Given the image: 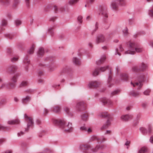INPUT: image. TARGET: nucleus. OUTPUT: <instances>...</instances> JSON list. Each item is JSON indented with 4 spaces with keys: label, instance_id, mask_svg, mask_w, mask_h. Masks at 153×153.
I'll return each instance as SVG.
<instances>
[{
    "label": "nucleus",
    "instance_id": "1",
    "mask_svg": "<svg viewBox=\"0 0 153 153\" xmlns=\"http://www.w3.org/2000/svg\"><path fill=\"white\" fill-rule=\"evenodd\" d=\"M52 121L56 125L63 131L66 133H70L73 131L74 128L72 123L71 122H67L64 119H52Z\"/></svg>",
    "mask_w": 153,
    "mask_h": 153
},
{
    "label": "nucleus",
    "instance_id": "2",
    "mask_svg": "<svg viewBox=\"0 0 153 153\" xmlns=\"http://www.w3.org/2000/svg\"><path fill=\"white\" fill-rule=\"evenodd\" d=\"M129 49L125 52V54H134L135 52H141L143 51L142 48L140 46H137L136 45L134 42L129 43Z\"/></svg>",
    "mask_w": 153,
    "mask_h": 153
},
{
    "label": "nucleus",
    "instance_id": "3",
    "mask_svg": "<svg viewBox=\"0 0 153 153\" xmlns=\"http://www.w3.org/2000/svg\"><path fill=\"white\" fill-rule=\"evenodd\" d=\"M114 71L116 74L118 73L119 69L118 66H116L115 68H113L112 70L111 69L109 71V75L108 80V85L109 87H111L113 85V81L112 79V72Z\"/></svg>",
    "mask_w": 153,
    "mask_h": 153
},
{
    "label": "nucleus",
    "instance_id": "4",
    "mask_svg": "<svg viewBox=\"0 0 153 153\" xmlns=\"http://www.w3.org/2000/svg\"><path fill=\"white\" fill-rule=\"evenodd\" d=\"M81 148L82 149L85 150L83 151L84 153H92V152L97 151L100 148L99 146H97L94 149H92L89 145L86 144L81 146Z\"/></svg>",
    "mask_w": 153,
    "mask_h": 153
},
{
    "label": "nucleus",
    "instance_id": "5",
    "mask_svg": "<svg viewBox=\"0 0 153 153\" xmlns=\"http://www.w3.org/2000/svg\"><path fill=\"white\" fill-rule=\"evenodd\" d=\"M24 118L27 122V127L25 128V131H28L32 128L33 126L34 123L32 118L29 117L26 114H25Z\"/></svg>",
    "mask_w": 153,
    "mask_h": 153
},
{
    "label": "nucleus",
    "instance_id": "6",
    "mask_svg": "<svg viewBox=\"0 0 153 153\" xmlns=\"http://www.w3.org/2000/svg\"><path fill=\"white\" fill-rule=\"evenodd\" d=\"M148 67L147 65L145 64L143 62L141 63L139 65V68H138L137 66H134L132 68V71L134 72H137L139 70L143 71L146 70Z\"/></svg>",
    "mask_w": 153,
    "mask_h": 153
},
{
    "label": "nucleus",
    "instance_id": "7",
    "mask_svg": "<svg viewBox=\"0 0 153 153\" xmlns=\"http://www.w3.org/2000/svg\"><path fill=\"white\" fill-rule=\"evenodd\" d=\"M139 82H135L134 83L131 82V84L133 87H137V89H140L143 85V82L144 81V78L143 76H140L138 79Z\"/></svg>",
    "mask_w": 153,
    "mask_h": 153
},
{
    "label": "nucleus",
    "instance_id": "8",
    "mask_svg": "<svg viewBox=\"0 0 153 153\" xmlns=\"http://www.w3.org/2000/svg\"><path fill=\"white\" fill-rule=\"evenodd\" d=\"M99 10L100 14L103 17L105 18L108 17V14L107 11V8L105 6H100L99 8Z\"/></svg>",
    "mask_w": 153,
    "mask_h": 153
},
{
    "label": "nucleus",
    "instance_id": "9",
    "mask_svg": "<svg viewBox=\"0 0 153 153\" xmlns=\"http://www.w3.org/2000/svg\"><path fill=\"white\" fill-rule=\"evenodd\" d=\"M86 106L85 104L83 102H79L76 103V108L77 111H82L85 109Z\"/></svg>",
    "mask_w": 153,
    "mask_h": 153
},
{
    "label": "nucleus",
    "instance_id": "10",
    "mask_svg": "<svg viewBox=\"0 0 153 153\" xmlns=\"http://www.w3.org/2000/svg\"><path fill=\"white\" fill-rule=\"evenodd\" d=\"M15 83L13 82H10L8 84L4 83L1 86V88H5L8 89H14L15 88Z\"/></svg>",
    "mask_w": 153,
    "mask_h": 153
},
{
    "label": "nucleus",
    "instance_id": "11",
    "mask_svg": "<svg viewBox=\"0 0 153 153\" xmlns=\"http://www.w3.org/2000/svg\"><path fill=\"white\" fill-rule=\"evenodd\" d=\"M120 6H121V4L118 2V1L115 0L111 2V7L114 10H117Z\"/></svg>",
    "mask_w": 153,
    "mask_h": 153
},
{
    "label": "nucleus",
    "instance_id": "12",
    "mask_svg": "<svg viewBox=\"0 0 153 153\" xmlns=\"http://www.w3.org/2000/svg\"><path fill=\"white\" fill-rule=\"evenodd\" d=\"M31 99V97L29 95H27L25 97H23L21 99L22 103L24 105H26L30 102Z\"/></svg>",
    "mask_w": 153,
    "mask_h": 153
},
{
    "label": "nucleus",
    "instance_id": "13",
    "mask_svg": "<svg viewBox=\"0 0 153 153\" xmlns=\"http://www.w3.org/2000/svg\"><path fill=\"white\" fill-rule=\"evenodd\" d=\"M100 85L99 82L96 81H93L89 82L88 85V87L91 88L92 87H97Z\"/></svg>",
    "mask_w": 153,
    "mask_h": 153
},
{
    "label": "nucleus",
    "instance_id": "14",
    "mask_svg": "<svg viewBox=\"0 0 153 153\" xmlns=\"http://www.w3.org/2000/svg\"><path fill=\"white\" fill-rule=\"evenodd\" d=\"M105 41V38L103 35H101L97 37L95 41V43L97 44L103 42Z\"/></svg>",
    "mask_w": 153,
    "mask_h": 153
},
{
    "label": "nucleus",
    "instance_id": "15",
    "mask_svg": "<svg viewBox=\"0 0 153 153\" xmlns=\"http://www.w3.org/2000/svg\"><path fill=\"white\" fill-rule=\"evenodd\" d=\"M112 120V117L108 118L107 120L105 123L101 127V129H103L107 128L111 124V122Z\"/></svg>",
    "mask_w": 153,
    "mask_h": 153
},
{
    "label": "nucleus",
    "instance_id": "16",
    "mask_svg": "<svg viewBox=\"0 0 153 153\" xmlns=\"http://www.w3.org/2000/svg\"><path fill=\"white\" fill-rule=\"evenodd\" d=\"M100 101L103 105L107 104L108 105H112L113 103L112 101L106 99L105 98H102L101 99Z\"/></svg>",
    "mask_w": 153,
    "mask_h": 153
},
{
    "label": "nucleus",
    "instance_id": "17",
    "mask_svg": "<svg viewBox=\"0 0 153 153\" xmlns=\"http://www.w3.org/2000/svg\"><path fill=\"white\" fill-rule=\"evenodd\" d=\"M54 10L56 12H64L65 11V9L63 6H54Z\"/></svg>",
    "mask_w": 153,
    "mask_h": 153
},
{
    "label": "nucleus",
    "instance_id": "18",
    "mask_svg": "<svg viewBox=\"0 0 153 153\" xmlns=\"http://www.w3.org/2000/svg\"><path fill=\"white\" fill-rule=\"evenodd\" d=\"M132 116L131 115L126 114L123 115L121 117V119L124 121H127L132 118Z\"/></svg>",
    "mask_w": 153,
    "mask_h": 153
},
{
    "label": "nucleus",
    "instance_id": "19",
    "mask_svg": "<svg viewBox=\"0 0 153 153\" xmlns=\"http://www.w3.org/2000/svg\"><path fill=\"white\" fill-rule=\"evenodd\" d=\"M89 115L87 112L82 113L81 116V120L84 121H86L88 120Z\"/></svg>",
    "mask_w": 153,
    "mask_h": 153
},
{
    "label": "nucleus",
    "instance_id": "20",
    "mask_svg": "<svg viewBox=\"0 0 153 153\" xmlns=\"http://www.w3.org/2000/svg\"><path fill=\"white\" fill-rule=\"evenodd\" d=\"M106 59V57L105 55L102 56L100 58V59L96 62V64L98 65H100L102 64L105 61Z\"/></svg>",
    "mask_w": 153,
    "mask_h": 153
},
{
    "label": "nucleus",
    "instance_id": "21",
    "mask_svg": "<svg viewBox=\"0 0 153 153\" xmlns=\"http://www.w3.org/2000/svg\"><path fill=\"white\" fill-rule=\"evenodd\" d=\"M19 123V120L18 119L15 120H9L7 121V124L9 125H14L18 124Z\"/></svg>",
    "mask_w": 153,
    "mask_h": 153
},
{
    "label": "nucleus",
    "instance_id": "22",
    "mask_svg": "<svg viewBox=\"0 0 153 153\" xmlns=\"http://www.w3.org/2000/svg\"><path fill=\"white\" fill-rule=\"evenodd\" d=\"M149 149L145 146H143L139 149L138 153H145L148 152Z\"/></svg>",
    "mask_w": 153,
    "mask_h": 153
},
{
    "label": "nucleus",
    "instance_id": "23",
    "mask_svg": "<svg viewBox=\"0 0 153 153\" xmlns=\"http://www.w3.org/2000/svg\"><path fill=\"white\" fill-rule=\"evenodd\" d=\"M52 111L56 113H59L61 111V107L56 105L55 106L51 108Z\"/></svg>",
    "mask_w": 153,
    "mask_h": 153
},
{
    "label": "nucleus",
    "instance_id": "24",
    "mask_svg": "<svg viewBox=\"0 0 153 153\" xmlns=\"http://www.w3.org/2000/svg\"><path fill=\"white\" fill-rule=\"evenodd\" d=\"M124 49L121 45H119V48L116 49V52L115 53V55L118 54L119 56H120L121 54L120 53V52H122Z\"/></svg>",
    "mask_w": 153,
    "mask_h": 153
},
{
    "label": "nucleus",
    "instance_id": "25",
    "mask_svg": "<svg viewBox=\"0 0 153 153\" xmlns=\"http://www.w3.org/2000/svg\"><path fill=\"white\" fill-rule=\"evenodd\" d=\"M17 68L18 67L17 66L13 65L10 66L8 68V70L11 73H14L15 71L17 70Z\"/></svg>",
    "mask_w": 153,
    "mask_h": 153
},
{
    "label": "nucleus",
    "instance_id": "26",
    "mask_svg": "<svg viewBox=\"0 0 153 153\" xmlns=\"http://www.w3.org/2000/svg\"><path fill=\"white\" fill-rule=\"evenodd\" d=\"M73 63L76 65H78L80 64V60L76 57H74L73 58L72 60Z\"/></svg>",
    "mask_w": 153,
    "mask_h": 153
},
{
    "label": "nucleus",
    "instance_id": "27",
    "mask_svg": "<svg viewBox=\"0 0 153 153\" xmlns=\"http://www.w3.org/2000/svg\"><path fill=\"white\" fill-rule=\"evenodd\" d=\"M44 50L43 48H40L39 49L38 52V55L39 56L43 55L44 53Z\"/></svg>",
    "mask_w": 153,
    "mask_h": 153
},
{
    "label": "nucleus",
    "instance_id": "28",
    "mask_svg": "<svg viewBox=\"0 0 153 153\" xmlns=\"http://www.w3.org/2000/svg\"><path fill=\"white\" fill-rule=\"evenodd\" d=\"M148 14L150 17H153V5L149 10Z\"/></svg>",
    "mask_w": 153,
    "mask_h": 153
},
{
    "label": "nucleus",
    "instance_id": "29",
    "mask_svg": "<svg viewBox=\"0 0 153 153\" xmlns=\"http://www.w3.org/2000/svg\"><path fill=\"white\" fill-rule=\"evenodd\" d=\"M122 80L124 81L128 79V76L126 74H122L120 76Z\"/></svg>",
    "mask_w": 153,
    "mask_h": 153
},
{
    "label": "nucleus",
    "instance_id": "30",
    "mask_svg": "<svg viewBox=\"0 0 153 153\" xmlns=\"http://www.w3.org/2000/svg\"><path fill=\"white\" fill-rule=\"evenodd\" d=\"M64 109L65 113L68 115L71 116H72V113L70 112V110L69 108L65 106L64 107Z\"/></svg>",
    "mask_w": 153,
    "mask_h": 153
},
{
    "label": "nucleus",
    "instance_id": "31",
    "mask_svg": "<svg viewBox=\"0 0 153 153\" xmlns=\"http://www.w3.org/2000/svg\"><path fill=\"white\" fill-rule=\"evenodd\" d=\"M18 77V75L16 74H15L11 78V80L12 82L16 83Z\"/></svg>",
    "mask_w": 153,
    "mask_h": 153
},
{
    "label": "nucleus",
    "instance_id": "32",
    "mask_svg": "<svg viewBox=\"0 0 153 153\" xmlns=\"http://www.w3.org/2000/svg\"><path fill=\"white\" fill-rule=\"evenodd\" d=\"M56 67L55 65H52L49 66L48 70L52 72L54 71L56 69Z\"/></svg>",
    "mask_w": 153,
    "mask_h": 153
},
{
    "label": "nucleus",
    "instance_id": "33",
    "mask_svg": "<svg viewBox=\"0 0 153 153\" xmlns=\"http://www.w3.org/2000/svg\"><path fill=\"white\" fill-rule=\"evenodd\" d=\"M1 1L3 4L5 5H8L10 3V0H1Z\"/></svg>",
    "mask_w": 153,
    "mask_h": 153
},
{
    "label": "nucleus",
    "instance_id": "34",
    "mask_svg": "<svg viewBox=\"0 0 153 153\" xmlns=\"http://www.w3.org/2000/svg\"><path fill=\"white\" fill-rule=\"evenodd\" d=\"M34 46L33 45H32L30 47V48L28 51V53L30 54H33L34 51Z\"/></svg>",
    "mask_w": 153,
    "mask_h": 153
},
{
    "label": "nucleus",
    "instance_id": "35",
    "mask_svg": "<svg viewBox=\"0 0 153 153\" xmlns=\"http://www.w3.org/2000/svg\"><path fill=\"white\" fill-rule=\"evenodd\" d=\"M108 115L107 112H102L100 113L99 116L101 117H107Z\"/></svg>",
    "mask_w": 153,
    "mask_h": 153
},
{
    "label": "nucleus",
    "instance_id": "36",
    "mask_svg": "<svg viewBox=\"0 0 153 153\" xmlns=\"http://www.w3.org/2000/svg\"><path fill=\"white\" fill-rule=\"evenodd\" d=\"M27 82L26 81H22L19 84V87H22L25 86L27 85Z\"/></svg>",
    "mask_w": 153,
    "mask_h": 153
},
{
    "label": "nucleus",
    "instance_id": "37",
    "mask_svg": "<svg viewBox=\"0 0 153 153\" xmlns=\"http://www.w3.org/2000/svg\"><path fill=\"white\" fill-rule=\"evenodd\" d=\"M139 94V92L137 91H131L130 94V95H131L134 97L137 96Z\"/></svg>",
    "mask_w": 153,
    "mask_h": 153
},
{
    "label": "nucleus",
    "instance_id": "38",
    "mask_svg": "<svg viewBox=\"0 0 153 153\" xmlns=\"http://www.w3.org/2000/svg\"><path fill=\"white\" fill-rule=\"evenodd\" d=\"M23 62L24 64L27 65L30 64V61L28 59L27 57H25L24 59L23 60Z\"/></svg>",
    "mask_w": 153,
    "mask_h": 153
},
{
    "label": "nucleus",
    "instance_id": "39",
    "mask_svg": "<svg viewBox=\"0 0 153 153\" xmlns=\"http://www.w3.org/2000/svg\"><path fill=\"white\" fill-rule=\"evenodd\" d=\"M140 132L143 134H145L147 133V130L143 127H141L140 128Z\"/></svg>",
    "mask_w": 153,
    "mask_h": 153
},
{
    "label": "nucleus",
    "instance_id": "40",
    "mask_svg": "<svg viewBox=\"0 0 153 153\" xmlns=\"http://www.w3.org/2000/svg\"><path fill=\"white\" fill-rule=\"evenodd\" d=\"M108 67L109 66L108 65L104 67H101L100 68L99 70L101 72H103L104 71L107 69L108 68Z\"/></svg>",
    "mask_w": 153,
    "mask_h": 153
},
{
    "label": "nucleus",
    "instance_id": "41",
    "mask_svg": "<svg viewBox=\"0 0 153 153\" xmlns=\"http://www.w3.org/2000/svg\"><path fill=\"white\" fill-rule=\"evenodd\" d=\"M128 28L127 27H126L125 29L123 30V34L124 36H126L128 35Z\"/></svg>",
    "mask_w": 153,
    "mask_h": 153
},
{
    "label": "nucleus",
    "instance_id": "42",
    "mask_svg": "<svg viewBox=\"0 0 153 153\" xmlns=\"http://www.w3.org/2000/svg\"><path fill=\"white\" fill-rule=\"evenodd\" d=\"M150 92L151 90L150 89H147L144 91L143 93L145 95H149Z\"/></svg>",
    "mask_w": 153,
    "mask_h": 153
},
{
    "label": "nucleus",
    "instance_id": "43",
    "mask_svg": "<svg viewBox=\"0 0 153 153\" xmlns=\"http://www.w3.org/2000/svg\"><path fill=\"white\" fill-rule=\"evenodd\" d=\"M99 69H96L93 71V75L94 76L97 75L99 74Z\"/></svg>",
    "mask_w": 153,
    "mask_h": 153
},
{
    "label": "nucleus",
    "instance_id": "44",
    "mask_svg": "<svg viewBox=\"0 0 153 153\" xmlns=\"http://www.w3.org/2000/svg\"><path fill=\"white\" fill-rule=\"evenodd\" d=\"M118 1V2L121 4V6H123L125 4V0H116Z\"/></svg>",
    "mask_w": 153,
    "mask_h": 153
},
{
    "label": "nucleus",
    "instance_id": "45",
    "mask_svg": "<svg viewBox=\"0 0 153 153\" xmlns=\"http://www.w3.org/2000/svg\"><path fill=\"white\" fill-rule=\"evenodd\" d=\"M79 0H69L68 1V3L71 5H73V4L77 3Z\"/></svg>",
    "mask_w": 153,
    "mask_h": 153
},
{
    "label": "nucleus",
    "instance_id": "46",
    "mask_svg": "<svg viewBox=\"0 0 153 153\" xmlns=\"http://www.w3.org/2000/svg\"><path fill=\"white\" fill-rule=\"evenodd\" d=\"M7 22L6 20L3 19L2 20L1 23V25L3 26H5L7 25Z\"/></svg>",
    "mask_w": 153,
    "mask_h": 153
},
{
    "label": "nucleus",
    "instance_id": "47",
    "mask_svg": "<svg viewBox=\"0 0 153 153\" xmlns=\"http://www.w3.org/2000/svg\"><path fill=\"white\" fill-rule=\"evenodd\" d=\"M98 139L99 138L98 137L95 136H91L90 138V140L91 141L98 140Z\"/></svg>",
    "mask_w": 153,
    "mask_h": 153
},
{
    "label": "nucleus",
    "instance_id": "48",
    "mask_svg": "<svg viewBox=\"0 0 153 153\" xmlns=\"http://www.w3.org/2000/svg\"><path fill=\"white\" fill-rule=\"evenodd\" d=\"M18 59V57L17 56H15L12 58H11V60L12 62H14L17 61Z\"/></svg>",
    "mask_w": 153,
    "mask_h": 153
},
{
    "label": "nucleus",
    "instance_id": "49",
    "mask_svg": "<svg viewBox=\"0 0 153 153\" xmlns=\"http://www.w3.org/2000/svg\"><path fill=\"white\" fill-rule=\"evenodd\" d=\"M15 23L16 25H20L21 24V21L19 19H16L15 21Z\"/></svg>",
    "mask_w": 153,
    "mask_h": 153
},
{
    "label": "nucleus",
    "instance_id": "50",
    "mask_svg": "<svg viewBox=\"0 0 153 153\" xmlns=\"http://www.w3.org/2000/svg\"><path fill=\"white\" fill-rule=\"evenodd\" d=\"M48 31L51 35H53V29L52 27L49 28L48 29Z\"/></svg>",
    "mask_w": 153,
    "mask_h": 153
},
{
    "label": "nucleus",
    "instance_id": "51",
    "mask_svg": "<svg viewBox=\"0 0 153 153\" xmlns=\"http://www.w3.org/2000/svg\"><path fill=\"white\" fill-rule=\"evenodd\" d=\"M26 6L28 7L30 5V0H25Z\"/></svg>",
    "mask_w": 153,
    "mask_h": 153
},
{
    "label": "nucleus",
    "instance_id": "52",
    "mask_svg": "<svg viewBox=\"0 0 153 153\" xmlns=\"http://www.w3.org/2000/svg\"><path fill=\"white\" fill-rule=\"evenodd\" d=\"M25 133L22 131H20L17 133V136L18 137H21Z\"/></svg>",
    "mask_w": 153,
    "mask_h": 153
},
{
    "label": "nucleus",
    "instance_id": "53",
    "mask_svg": "<svg viewBox=\"0 0 153 153\" xmlns=\"http://www.w3.org/2000/svg\"><path fill=\"white\" fill-rule=\"evenodd\" d=\"M48 109L45 108L44 110L43 114L44 116L46 115L48 113Z\"/></svg>",
    "mask_w": 153,
    "mask_h": 153
},
{
    "label": "nucleus",
    "instance_id": "54",
    "mask_svg": "<svg viewBox=\"0 0 153 153\" xmlns=\"http://www.w3.org/2000/svg\"><path fill=\"white\" fill-rule=\"evenodd\" d=\"M139 117H140V116L139 115H138L137 116V120H136V121L134 122V126H136L137 125V124L138 123V120L139 119Z\"/></svg>",
    "mask_w": 153,
    "mask_h": 153
},
{
    "label": "nucleus",
    "instance_id": "55",
    "mask_svg": "<svg viewBox=\"0 0 153 153\" xmlns=\"http://www.w3.org/2000/svg\"><path fill=\"white\" fill-rule=\"evenodd\" d=\"M80 130L82 131H86L87 130V128L84 126H83L80 127Z\"/></svg>",
    "mask_w": 153,
    "mask_h": 153
},
{
    "label": "nucleus",
    "instance_id": "56",
    "mask_svg": "<svg viewBox=\"0 0 153 153\" xmlns=\"http://www.w3.org/2000/svg\"><path fill=\"white\" fill-rule=\"evenodd\" d=\"M82 16H78L77 19L78 21L80 23H81L82 22Z\"/></svg>",
    "mask_w": 153,
    "mask_h": 153
},
{
    "label": "nucleus",
    "instance_id": "57",
    "mask_svg": "<svg viewBox=\"0 0 153 153\" xmlns=\"http://www.w3.org/2000/svg\"><path fill=\"white\" fill-rule=\"evenodd\" d=\"M130 143V142L129 141H126V143H125V145H126L127 146V149H128V147L129 146V144Z\"/></svg>",
    "mask_w": 153,
    "mask_h": 153
},
{
    "label": "nucleus",
    "instance_id": "58",
    "mask_svg": "<svg viewBox=\"0 0 153 153\" xmlns=\"http://www.w3.org/2000/svg\"><path fill=\"white\" fill-rule=\"evenodd\" d=\"M14 100L16 102H18L19 101V98L17 97H15L14 98Z\"/></svg>",
    "mask_w": 153,
    "mask_h": 153
},
{
    "label": "nucleus",
    "instance_id": "59",
    "mask_svg": "<svg viewBox=\"0 0 153 153\" xmlns=\"http://www.w3.org/2000/svg\"><path fill=\"white\" fill-rule=\"evenodd\" d=\"M12 151L11 150H7L4 152L2 153H12Z\"/></svg>",
    "mask_w": 153,
    "mask_h": 153
},
{
    "label": "nucleus",
    "instance_id": "60",
    "mask_svg": "<svg viewBox=\"0 0 153 153\" xmlns=\"http://www.w3.org/2000/svg\"><path fill=\"white\" fill-rule=\"evenodd\" d=\"M148 130L149 132L150 133L152 131V127L150 125H149L148 126Z\"/></svg>",
    "mask_w": 153,
    "mask_h": 153
},
{
    "label": "nucleus",
    "instance_id": "61",
    "mask_svg": "<svg viewBox=\"0 0 153 153\" xmlns=\"http://www.w3.org/2000/svg\"><path fill=\"white\" fill-rule=\"evenodd\" d=\"M118 91L117 90H115V91H114L112 92L111 93V94L113 95H114L117 94L118 93Z\"/></svg>",
    "mask_w": 153,
    "mask_h": 153
},
{
    "label": "nucleus",
    "instance_id": "62",
    "mask_svg": "<svg viewBox=\"0 0 153 153\" xmlns=\"http://www.w3.org/2000/svg\"><path fill=\"white\" fill-rule=\"evenodd\" d=\"M149 142L152 144H153V135L151 136L149 139Z\"/></svg>",
    "mask_w": 153,
    "mask_h": 153
},
{
    "label": "nucleus",
    "instance_id": "63",
    "mask_svg": "<svg viewBox=\"0 0 153 153\" xmlns=\"http://www.w3.org/2000/svg\"><path fill=\"white\" fill-rule=\"evenodd\" d=\"M147 103L146 102H143L142 104V105L143 108H145L147 106Z\"/></svg>",
    "mask_w": 153,
    "mask_h": 153
},
{
    "label": "nucleus",
    "instance_id": "64",
    "mask_svg": "<svg viewBox=\"0 0 153 153\" xmlns=\"http://www.w3.org/2000/svg\"><path fill=\"white\" fill-rule=\"evenodd\" d=\"M88 133H90L92 132V130L91 128H87V131Z\"/></svg>",
    "mask_w": 153,
    "mask_h": 153
}]
</instances>
